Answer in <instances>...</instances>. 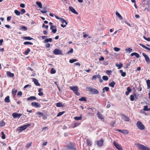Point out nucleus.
I'll return each instance as SVG.
<instances>
[{"instance_id":"obj_1","label":"nucleus","mask_w":150,"mask_h":150,"mask_svg":"<svg viewBox=\"0 0 150 150\" xmlns=\"http://www.w3.org/2000/svg\"><path fill=\"white\" fill-rule=\"evenodd\" d=\"M70 89L72 90L77 96L80 95L79 93L78 92L79 88L77 86H70Z\"/></svg>"},{"instance_id":"obj_2","label":"nucleus","mask_w":150,"mask_h":150,"mask_svg":"<svg viewBox=\"0 0 150 150\" xmlns=\"http://www.w3.org/2000/svg\"><path fill=\"white\" fill-rule=\"evenodd\" d=\"M137 147L141 150H150L148 147L140 144H138Z\"/></svg>"},{"instance_id":"obj_3","label":"nucleus","mask_w":150,"mask_h":150,"mask_svg":"<svg viewBox=\"0 0 150 150\" xmlns=\"http://www.w3.org/2000/svg\"><path fill=\"white\" fill-rule=\"evenodd\" d=\"M136 125L139 129L140 130H143L145 128L144 125L141 121H138L136 124Z\"/></svg>"},{"instance_id":"obj_4","label":"nucleus","mask_w":150,"mask_h":150,"mask_svg":"<svg viewBox=\"0 0 150 150\" xmlns=\"http://www.w3.org/2000/svg\"><path fill=\"white\" fill-rule=\"evenodd\" d=\"M30 124H28L23 126H21L20 127H19L18 128L17 130L19 132H21L23 130H25L28 127L30 126Z\"/></svg>"},{"instance_id":"obj_5","label":"nucleus","mask_w":150,"mask_h":150,"mask_svg":"<svg viewBox=\"0 0 150 150\" xmlns=\"http://www.w3.org/2000/svg\"><path fill=\"white\" fill-rule=\"evenodd\" d=\"M53 52L54 54L56 55L63 54L62 51L57 49H55L54 50Z\"/></svg>"},{"instance_id":"obj_6","label":"nucleus","mask_w":150,"mask_h":150,"mask_svg":"<svg viewBox=\"0 0 150 150\" xmlns=\"http://www.w3.org/2000/svg\"><path fill=\"white\" fill-rule=\"evenodd\" d=\"M104 140L103 139H101L100 140L97 141L96 142L97 146L99 147H101L103 143Z\"/></svg>"},{"instance_id":"obj_7","label":"nucleus","mask_w":150,"mask_h":150,"mask_svg":"<svg viewBox=\"0 0 150 150\" xmlns=\"http://www.w3.org/2000/svg\"><path fill=\"white\" fill-rule=\"evenodd\" d=\"M88 89L91 91L93 94H97L99 93L98 91L94 88H91L89 87L88 88Z\"/></svg>"},{"instance_id":"obj_8","label":"nucleus","mask_w":150,"mask_h":150,"mask_svg":"<svg viewBox=\"0 0 150 150\" xmlns=\"http://www.w3.org/2000/svg\"><path fill=\"white\" fill-rule=\"evenodd\" d=\"M113 144L115 147L118 150H122V148L120 145L115 141L113 142Z\"/></svg>"},{"instance_id":"obj_9","label":"nucleus","mask_w":150,"mask_h":150,"mask_svg":"<svg viewBox=\"0 0 150 150\" xmlns=\"http://www.w3.org/2000/svg\"><path fill=\"white\" fill-rule=\"evenodd\" d=\"M23 114H18L17 113H13L12 114V116L14 118H19Z\"/></svg>"},{"instance_id":"obj_10","label":"nucleus","mask_w":150,"mask_h":150,"mask_svg":"<svg viewBox=\"0 0 150 150\" xmlns=\"http://www.w3.org/2000/svg\"><path fill=\"white\" fill-rule=\"evenodd\" d=\"M142 55L144 57L147 63H150V60L149 57L144 53H142Z\"/></svg>"},{"instance_id":"obj_11","label":"nucleus","mask_w":150,"mask_h":150,"mask_svg":"<svg viewBox=\"0 0 150 150\" xmlns=\"http://www.w3.org/2000/svg\"><path fill=\"white\" fill-rule=\"evenodd\" d=\"M50 29L52 30V32L54 33H55L57 31V27L56 26L53 25H51L50 27Z\"/></svg>"},{"instance_id":"obj_12","label":"nucleus","mask_w":150,"mask_h":150,"mask_svg":"<svg viewBox=\"0 0 150 150\" xmlns=\"http://www.w3.org/2000/svg\"><path fill=\"white\" fill-rule=\"evenodd\" d=\"M116 130L124 134H127L129 133L128 131L127 130L117 129Z\"/></svg>"},{"instance_id":"obj_13","label":"nucleus","mask_w":150,"mask_h":150,"mask_svg":"<svg viewBox=\"0 0 150 150\" xmlns=\"http://www.w3.org/2000/svg\"><path fill=\"white\" fill-rule=\"evenodd\" d=\"M31 105L33 106L37 107L40 108L41 106L40 104L37 102H33L31 103Z\"/></svg>"},{"instance_id":"obj_14","label":"nucleus","mask_w":150,"mask_h":150,"mask_svg":"<svg viewBox=\"0 0 150 150\" xmlns=\"http://www.w3.org/2000/svg\"><path fill=\"white\" fill-rule=\"evenodd\" d=\"M69 9L70 11L72 12L73 13L75 14L76 15L78 14V13L77 12L75 9L72 7L70 6L69 8Z\"/></svg>"},{"instance_id":"obj_15","label":"nucleus","mask_w":150,"mask_h":150,"mask_svg":"<svg viewBox=\"0 0 150 150\" xmlns=\"http://www.w3.org/2000/svg\"><path fill=\"white\" fill-rule=\"evenodd\" d=\"M97 116L99 119L101 120L104 119V118L103 117L102 114L100 113L99 112H98Z\"/></svg>"},{"instance_id":"obj_16","label":"nucleus","mask_w":150,"mask_h":150,"mask_svg":"<svg viewBox=\"0 0 150 150\" xmlns=\"http://www.w3.org/2000/svg\"><path fill=\"white\" fill-rule=\"evenodd\" d=\"M36 97L34 96H31L29 97L28 98H27V100L28 101L29 100H35L36 99Z\"/></svg>"},{"instance_id":"obj_17","label":"nucleus","mask_w":150,"mask_h":150,"mask_svg":"<svg viewBox=\"0 0 150 150\" xmlns=\"http://www.w3.org/2000/svg\"><path fill=\"white\" fill-rule=\"evenodd\" d=\"M6 74L7 76L9 77H13L14 76V74L9 71H7Z\"/></svg>"},{"instance_id":"obj_18","label":"nucleus","mask_w":150,"mask_h":150,"mask_svg":"<svg viewBox=\"0 0 150 150\" xmlns=\"http://www.w3.org/2000/svg\"><path fill=\"white\" fill-rule=\"evenodd\" d=\"M33 81L35 84L37 86H40V84L38 83V80L36 79L33 78Z\"/></svg>"},{"instance_id":"obj_19","label":"nucleus","mask_w":150,"mask_h":150,"mask_svg":"<svg viewBox=\"0 0 150 150\" xmlns=\"http://www.w3.org/2000/svg\"><path fill=\"white\" fill-rule=\"evenodd\" d=\"M52 38H49L46 39L44 41V42L45 43H47L49 42H52Z\"/></svg>"},{"instance_id":"obj_20","label":"nucleus","mask_w":150,"mask_h":150,"mask_svg":"<svg viewBox=\"0 0 150 150\" xmlns=\"http://www.w3.org/2000/svg\"><path fill=\"white\" fill-rule=\"evenodd\" d=\"M143 11L145 12H147L150 11V6H148V7L145 8Z\"/></svg>"},{"instance_id":"obj_21","label":"nucleus","mask_w":150,"mask_h":150,"mask_svg":"<svg viewBox=\"0 0 150 150\" xmlns=\"http://www.w3.org/2000/svg\"><path fill=\"white\" fill-rule=\"evenodd\" d=\"M127 91L126 92V95L128 96L129 93L131 92L132 91V89L130 88L129 87H128L127 88Z\"/></svg>"},{"instance_id":"obj_22","label":"nucleus","mask_w":150,"mask_h":150,"mask_svg":"<svg viewBox=\"0 0 150 150\" xmlns=\"http://www.w3.org/2000/svg\"><path fill=\"white\" fill-rule=\"evenodd\" d=\"M116 16L119 18L120 19L122 20L123 19V18L121 15L117 12H116Z\"/></svg>"},{"instance_id":"obj_23","label":"nucleus","mask_w":150,"mask_h":150,"mask_svg":"<svg viewBox=\"0 0 150 150\" xmlns=\"http://www.w3.org/2000/svg\"><path fill=\"white\" fill-rule=\"evenodd\" d=\"M139 45H140L142 47H143L146 49L148 51H150V48L147 47H146L143 44H139Z\"/></svg>"},{"instance_id":"obj_24","label":"nucleus","mask_w":150,"mask_h":150,"mask_svg":"<svg viewBox=\"0 0 150 150\" xmlns=\"http://www.w3.org/2000/svg\"><path fill=\"white\" fill-rule=\"evenodd\" d=\"M60 21L62 23H65V24H68V23L66 21V20L62 18H61L60 20Z\"/></svg>"},{"instance_id":"obj_25","label":"nucleus","mask_w":150,"mask_h":150,"mask_svg":"<svg viewBox=\"0 0 150 150\" xmlns=\"http://www.w3.org/2000/svg\"><path fill=\"white\" fill-rule=\"evenodd\" d=\"M120 72L121 74V75L123 77H125L126 75V73L125 72H123L122 70H120Z\"/></svg>"},{"instance_id":"obj_26","label":"nucleus","mask_w":150,"mask_h":150,"mask_svg":"<svg viewBox=\"0 0 150 150\" xmlns=\"http://www.w3.org/2000/svg\"><path fill=\"white\" fill-rule=\"evenodd\" d=\"M5 101L7 103H9L10 101L9 99V96H7L5 99Z\"/></svg>"},{"instance_id":"obj_27","label":"nucleus","mask_w":150,"mask_h":150,"mask_svg":"<svg viewBox=\"0 0 150 150\" xmlns=\"http://www.w3.org/2000/svg\"><path fill=\"white\" fill-rule=\"evenodd\" d=\"M23 39L25 40H31L33 39L32 38H31L29 36L24 37Z\"/></svg>"},{"instance_id":"obj_28","label":"nucleus","mask_w":150,"mask_h":150,"mask_svg":"<svg viewBox=\"0 0 150 150\" xmlns=\"http://www.w3.org/2000/svg\"><path fill=\"white\" fill-rule=\"evenodd\" d=\"M42 89L41 88H40L38 90L39 93L38 95L40 96H42L43 95V93L42 92H41Z\"/></svg>"},{"instance_id":"obj_29","label":"nucleus","mask_w":150,"mask_h":150,"mask_svg":"<svg viewBox=\"0 0 150 150\" xmlns=\"http://www.w3.org/2000/svg\"><path fill=\"white\" fill-rule=\"evenodd\" d=\"M82 117L81 116H80L79 117H74V119L76 120H81L82 119Z\"/></svg>"},{"instance_id":"obj_30","label":"nucleus","mask_w":150,"mask_h":150,"mask_svg":"<svg viewBox=\"0 0 150 150\" xmlns=\"http://www.w3.org/2000/svg\"><path fill=\"white\" fill-rule=\"evenodd\" d=\"M123 119L125 121L128 122L129 121V119L128 117L125 115L123 116Z\"/></svg>"},{"instance_id":"obj_31","label":"nucleus","mask_w":150,"mask_h":150,"mask_svg":"<svg viewBox=\"0 0 150 150\" xmlns=\"http://www.w3.org/2000/svg\"><path fill=\"white\" fill-rule=\"evenodd\" d=\"M56 106L57 107H63V105L61 103L59 102L56 103Z\"/></svg>"},{"instance_id":"obj_32","label":"nucleus","mask_w":150,"mask_h":150,"mask_svg":"<svg viewBox=\"0 0 150 150\" xmlns=\"http://www.w3.org/2000/svg\"><path fill=\"white\" fill-rule=\"evenodd\" d=\"M115 82L113 81L111 82H110L109 83V85L111 87H114V86L115 85Z\"/></svg>"},{"instance_id":"obj_33","label":"nucleus","mask_w":150,"mask_h":150,"mask_svg":"<svg viewBox=\"0 0 150 150\" xmlns=\"http://www.w3.org/2000/svg\"><path fill=\"white\" fill-rule=\"evenodd\" d=\"M144 111H149L150 110V108H148L147 105L144 106Z\"/></svg>"},{"instance_id":"obj_34","label":"nucleus","mask_w":150,"mask_h":150,"mask_svg":"<svg viewBox=\"0 0 150 150\" xmlns=\"http://www.w3.org/2000/svg\"><path fill=\"white\" fill-rule=\"evenodd\" d=\"M20 29L22 30L25 31L27 30V28L23 26H22V27H20Z\"/></svg>"},{"instance_id":"obj_35","label":"nucleus","mask_w":150,"mask_h":150,"mask_svg":"<svg viewBox=\"0 0 150 150\" xmlns=\"http://www.w3.org/2000/svg\"><path fill=\"white\" fill-rule=\"evenodd\" d=\"M36 4L37 5H38L39 7L40 8H42V4L40 2H39L38 1H37L36 3Z\"/></svg>"},{"instance_id":"obj_36","label":"nucleus","mask_w":150,"mask_h":150,"mask_svg":"<svg viewBox=\"0 0 150 150\" xmlns=\"http://www.w3.org/2000/svg\"><path fill=\"white\" fill-rule=\"evenodd\" d=\"M79 100L80 101H86V98L84 97H82L81 98L79 99Z\"/></svg>"},{"instance_id":"obj_37","label":"nucleus","mask_w":150,"mask_h":150,"mask_svg":"<svg viewBox=\"0 0 150 150\" xmlns=\"http://www.w3.org/2000/svg\"><path fill=\"white\" fill-rule=\"evenodd\" d=\"M146 82L147 85V87L150 88V80L149 79L147 80Z\"/></svg>"},{"instance_id":"obj_38","label":"nucleus","mask_w":150,"mask_h":150,"mask_svg":"<svg viewBox=\"0 0 150 150\" xmlns=\"http://www.w3.org/2000/svg\"><path fill=\"white\" fill-rule=\"evenodd\" d=\"M87 144L89 146H91L92 145L91 142L88 139L87 140Z\"/></svg>"},{"instance_id":"obj_39","label":"nucleus","mask_w":150,"mask_h":150,"mask_svg":"<svg viewBox=\"0 0 150 150\" xmlns=\"http://www.w3.org/2000/svg\"><path fill=\"white\" fill-rule=\"evenodd\" d=\"M109 90V88L108 87H104V88H103V92H105V90L106 91H108Z\"/></svg>"},{"instance_id":"obj_40","label":"nucleus","mask_w":150,"mask_h":150,"mask_svg":"<svg viewBox=\"0 0 150 150\" xmlns=\"http://www.w3.org/2000/svg\"><path fill=\"white\" fill-rule=\"evenodd\" d=\"M122 65H123L122 64V63H121L120 64H116V66L117 67H118V69H120L122 67Z\"/></svg>"},{"instance_id":"obj_41","label":"nucleus","mask_w":150,"mask_h":150,"mask_svg":"<svg viewBox=\"0 0 150 150\" xmlns=\"http://www.w3.org/2000/svg\"><path fill=\"white\" fill-rule=\"evenodd\" d=\"M102 79L104 80L107 81L108 79V76H104L102 77Z\"/></svg>"},{"instance_id":"obj_42","label":"nucleus","mask_w":150,"mask_h":150,"mask_svg":"<svg viewBox=\"0 0 150 150\" xmlns=\"http://www.w3.org/2000/svg\"><path fill=\"white\" fill-rule=\"evenodd\" d=\"M30 49L29 48H28L27 49V50L25 52H24L25 54V55H28V53L30 52Z\"/></svg>"},{"instance_id":"obj_43","label":"nucleus","mask_w":150,"mask_h":150,"mask_svg":"<svg viewBox=\"0 0 150 150\" xmlns=\"http://www.w3.org/2000/svg\"><path fill=\"white\" fill-rule=\"evenodd\" d=\"M24 44L25 45H33V43L29 42H25L24 43Z\"/></svg>"},{"instance_id":"obj_44","label":"nucleus","mask_w":150,"mask_h":150,"mask_svg":"<svg viewBox=\"0 0 150 150\" xmlns=\"http://www.w3.org/2000/svg\"><path fill=\"white\" fill-rule=\"evenodd\" d=\"M14 13H15L18 16H19L20 15V11L17 10H15L14 11Z\"/></svg>"},{"instance_id":"obj_45","label":"nucleus","mask_w":150,"mask_h":150,"mask_svg":"<svg viewBox=\"0 0 150 150\" xmlns=\"http://www.w3.org/2000/svg\"><path fill=\"white\" fill-rule=\"evenodd\" d=\"M56 72V71L53 68H52L51 69V74H55Z\"/></svg>"},{"instance_id":"obj_46","label":"nucleus","mask_w":150,"mask_h":150,"mask_svg":"<svg viewBox=\"0 0 150 150\" xmlns=\"http://www.w3.org/2000/svg\"><path fill=\"white\" fill-rule=\"evenodd\" d=\"M125 51L127 52H129L130 53L132 51V49L130 48H129L125 49Z\"/></svg>"},{"instance_id":"obj_47","label":"nucleus","mask_w":150,"mask_h":150,"mask_svg":"<svg viewBox=\"0 0 150 150\" xmlns=\"http://www.w3.org/2000/svg\"><path fill=\"white\" fill-rule=\"evenodd\" d=\"M80 125V123L79 122H76L74 124V125L73 126V127H75Z\"/></svg>"},{"instance_id":"obj_48","label":"nucleus","mask_w":150,"mask_h":150,"mask_svg":"<svg viewBox=\"0 0 150 150\" xmlns=\"http://www.w3.org/2000/svg\"><path fill=\"white\" fill-rule=\"evenodd\" d=\"M77 61L76 59H70L69 61V62L71 63H73L74 62H76Z\"/></svg>"},{"instance_id":"obj_49","label":"nucleus","mask_w":150,"mask_h":150,"mask_svg":"<svg viewBox=\"0 0 150 150\" xmlns=\"http://www.w3.org/2000/svg\"><path fill=\"white\" fill-rule=\"evenodd\" d=\"M64 113V111L60 112L57 115V117H59L62 115Z\"/></svg>"},{"instance_id":"obj_50","label":"nucleus","mask_w":150,"mask_h":150,"mask_svg":"<svg viewBox=\"0 0 150 150\" xmlns=\"http://www.w3.org/2000/svg\"><path fill=\"white\" fill-rule=\"evenodd\" d=\"M130 100L131 101H134V96L133 95H131L130 96Z\"/></svg>"},{"instance_id":"obj_51","label":"nucleus","mask_w":150,"mask_h":150,"mask_svg":"<svg viewBox=\"0 0 150 150\" xmlns=\"http://www.w3.org/2000/svg\"><path fill=\"white\" fill-rule=\"evenodd\" d=\"M5 125V123L3 121H2L0 123V126L1 127L4 126Z\"/></svg>"},{"instance_id":"obj_52","label":"nucleus","mask_w":150,"mask_h":150,"mask_svg":"<svg viewBox=\"0 0 150 150\" xmlns=\"http://www.w3.org/2000/svg\"><path fill=\"white\" fill-rule=\"evenodd\" d=\"M17 92V90H15L14 89H13L12 90V94L13 95H15L16 94V92Z\"/></svg>"},{"instance_id":"obj_53","label":"nucleus","mask_w":150,"mask_h":150,"mask_svg":"<svg viewBox=\"0 0 150 150\" xmlns=\"http://www.w3.org/2000/svg\"><path fill=\"white\" fill-rule=\"evenodd\" d=\"M1 134H2V138L3 139H4L5 138V135L4 134L3 132H2Z\"/></svg>"},{"instance_id":"obj_54","label":"nucleus","mask_w":150,"mask_h":150,"mask_svg":"<svg viewBox=\"0 0 150 150\" xmlns=\"http://www.w3.org/2000/svg\"><path fill=\"white\" fill-rule=\"evenodd\" d=\"M36 114L37 115H39V117H40L41 116H42L43 115V114L41 112H37L36 113Z\"/></svg>"},{"instance_id":"obj_55","label":"nucleus","mask_w":150,"mask_h":150,"mask_svg":"<svg viewBox=\"0 0 150 150\" xmlns=\"http://www.w3.org/2000/svg\"><path fill=\"white\" fill-rule=\"evenodd\" d=\"M48 130V128L47 127H45L42 129V131L44 132H45L46 131Z\"/></svg>"},{"instance_id":"obj_56","label":"nucleus","mask_w":150,"mask_h":150,"mask_svg":"<svg viewBox=\"0 0 150 150\" xmlns=\"http://www.w3.org/2000/svg\"><path fill=\"white\" fill-rule=\"evenodd\" d=\"M40 12L44 14L47 12V11H46L45 8L43 9L42 10H41Z\"/></svg>"},{"instance_id":"obj_57","label":"nucleus","mask_w":150,"mask_h":150,"mask_svg":"<svg viewBox=\"0 0 150 150\" xmlns=\"http://www.w3.org/2000/svg\"><path fill=\"white\" fill-rule=\"evenodd\" d=\"M114 50L116 52H118L120 50V49L119 48L115 47L114 48Z\"/></svg>"},{"instance_id":"obj_58","label":"nucleus","mask_w":150,"mask_h":150,"mask_svg":"<svg viewBox=\"0 0 150 150\" xmlns=\"http://www.w3.org/2000/svg\"><path fill=\"white\" fill-rule=\"evenodd\" d=\"M112 72V71L111 70H107L106 71V73L108 75L110 74Z\"/></svg>"},{"instance_id":"obj_59","label":"nucleus","mask_w":150,"mask_h":150,"mask_svg":"<svg viewBox=\"0 0 150 150\" xmlns=\"http://www.w3.org/2000/svg\"><path fill=\"white\" fill-rule=\"evenodd\" d=\"M42 27L43 28H45L46 29H47L48 27V25H45V24H43Z\"/></svg>"},{"instance_id":"obj_60","label":"nucleus","mask_w":150,"mask_h":150,"mask_svg":"<svg viewBox=\"0 0 150 150\" xmlns=\"http://www.w3.org/2000/svg\"><path fill=\"white\" fill-rule=\"evenodd\" d=\"M25 12V10L24 9H22L21 11V14H23Z\"/></svg>"},{"instance_id":"obj_61","label":"nucleus","mask_w":150,"mask_h":150,"mask_svg":"<svg viewBox=\"0 0 150 150\" xmlns=\"http://www.w3.org/2000/svg\"><path fill=\"white\" fill-rule=\"evenodd\" d=\"M73 50L72 48H71V49L70 50H69V51L67 53L68 54H69V53H73Z\"/></svg>"},{"instance_id":"obj_62","label":"nucleus","mask_w":150,"mask_h":150,"mask_svg":"<svg viewBox=\"0 0 150 150\" xmlns=\"http://www.w3.org/2000/svg\"><path fill=\"white\" fill-rule=\"evenodd\" d=\"M31 142L27 144L26 145V147L27 148L31 146Z\"/></svg>"},{"instance_id":"obj_63","label":"nucleus","mask_w":150,"mask_h":150,"mask_svg":"<svg viewBox=\"0 0 150 150\" xmlns=\"http://www.w3.org/2000/svg\"><path fill=\"white\" fill-rule=\"evenodd\" d=\"M135 54L134 55L137 58H138L139 57V55L138 53L136 52Z\"/></svg>"},{"instance_id":"obj_64","label":"nucleus","mask_w":150,"mask_h":150,"mask_svg":"<svg viewBox=\"0 0 150 150\" xmlns=\"http://www.w3.org/2000/svg\"><path fill=\"white\" fill-rule=\"evenodd\" d=\"M25 5L24 4H21L20 5V7L23 8H25Z\"/></svg>"}]
</instances>
